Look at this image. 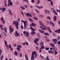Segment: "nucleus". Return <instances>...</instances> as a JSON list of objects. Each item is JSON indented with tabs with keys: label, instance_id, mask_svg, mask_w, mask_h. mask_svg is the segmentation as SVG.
<instances>
[{
	"label": "nucleus",
	"instance_id": "obj_55",
	"mask_svg": "<svg viewBox=\"0 0 60 60\" xmlns=\"http://www.w3.org/2000/svg\"><path fill=\"white\" fill-rule=\"evenodd\" d=\"M3 34H4L5 36H7V34H5V33L4 32H3Z\"/></svg>",
	"mask_w": 60,
	"mask_h": 60
},
{
	"label": "nucleus",
	"instance_id": "obj_20",
	"mask_svg": "<svg viewBox=\"0 0 60 60\" xmlns=\"http://www.w3.org/2000/svg\"><path fill=\"white\" fill-rule=\"evenodd\" d=\"M48 53L49 54H52V53H54V51H52L49 50L48 51Z\"/></svg>",
	"mask_w": 60,
	"mask_h": 60
},
{
	"label": "nucleus",
	"instance_id": "obj_18",
	"mask_svg": "<svg viewBox=\"0 0 60 60\" xmlns=\"http://www.w3.org/2000/svg\"><path fill=\"white\" fill-rule=\"evenodd\" d=\"M8 11H9V14H10L11 15H13L12 13H11V11L10 10V9H8Z\"/></svg>",
	"mask_w": 60,
	"mask_h": 60
},
{
	"label": "nucleus",
	"instance_id": "obj_19",
	"mask_svg": "<svg viewBox=\"0 0 60 60\" xmlns=\"http://www.w3.org/2000/svg\"><path fill=\"white\" fill-rule=\"evenodd\" d=\"M20 8H21V9L22 10H25V8L22 6H21L20 7Z\"/></svg>",
	"mask_w": 60,
	"mask_h": 60
},
{
	"label": "nucleus",
	"instance_id": "obj_52",
	"mask_svg": "<svg viewBox=\"0 0 60 60\" xmlns=\"http://www.w3.org/2000/svg\"><path fill=\"white\" fill-rule=\"evenodd\" d=\"M35 11H36L38 13H39V11L37 10V9H35Z\"/></svg>",
	"mask_w": 60,
	"mask_h": 60
},
{
	"label": "nucleus",
	"instance_id": "obj_3",
	"mask_svg": "<svg viewBox=\"0 0 60 60\" xmlns=\"http://www.w3.org/2000/svg\"><path fill=\"white\" fill-rule=\"evenodd\" d=\"M30 28L32 31H33L31 33V34L32 35H34V34H35V32L34 31H35L36 30L34 29L32 27H30Z\"/></svg>",
	"mask_w": 60,
	"mask_h": 60
},
{
	"label": "nucleus",
	"instance_id": "obj_35",
	"mask_svg": "<svg viewBox=\"0 0 60 60\" xmlns=\"http://www.w3.org/2000/svg\"><path fill=\"white\" fill-rule=\"evenodd\" d=\"M40 48L42 50V49H45V47L44 46H41Z\"/></svg>",
	"mask_w": 60,
	"mask_h": 60
},
{
	"label": "nucleus",
	"instance_id": "obj_13",
	"mask_svg": "<svg viewBox=\"0 0 60 60\" xmlns=\"http://www.w3.org/2000/svg\"><path fill=\"white\" fill-rule=\"evenodd\" d=\"M35 7H38V9H42L43 8V6H41V7H39L38 6H35Z\"/></svg>",
	"mask_w": 60,
	"mask_h": 60
},
{
	"label": "nucleus",
	"instance_id": "obj_29",
	"mask_svg": "<svg viewBox=\"0 0 60 60\" xmlns=\"http://www.w3.org/2000/svg\"><path fill=\"white\" fill-rule=\"evenodd\" d=\"M25 57L26 60H28V58L27 56L26 55H25Z\"/></svg>",
	"mask_w": 60,
	"mask_h": 60
},
{
	"label": "nucleus",
	"instance_id": "obj_16",
	"mask_svg": "<svg viewBox=\"0 0 60 60\" xmlns=\"http://www.w3.org/2000/svg\"><path fill=\"white\" fill-rule=\"evenodd\" d=\"M53 20L55 22L56 21V16H54L53 17Z\"/></svg>",
	"mask_w": 60,
	"mask_h": 60
},
{
	"label": "nucleus",
	"instance_id": "obj_8",
	"mask_svg": "<svg viewBox=\"0 0 60 60\" xmlns=\"http://www.w3.org/2000/svg\"><path fill=\"white\" fill-rule=\"evenodd\" d=\"M10 30L9 31L10 32H12L13 31V29L11 28V25L10 26Z\"/></svg>",
	"mask_w": 60,
	"mask_h": 60
},
{
	"label": "nucleus",
	"instance_id": "obj_53",
	"mask_svg": "<svg viewBox=\"0 0 60 60\" xmlns=\"http://www.w3.org/2000/svg\"><path fill=\"white\" fill-rule=\"evenodd\" d=\"M34 0H32L31 2L32 3H34Z\"/></svg>",
	"mask_w": 60,
	"mask_h": 60
},
{
	"label": "nucleus",
	"instance_id": "obj_4",
	"mask_svg": "<svg viewBox=\"0 0 60 60\" xmlns=\"http://www.w3.org/2000/svg\"><path fill=\"white\" fill-rule=\"evenodd\" d=\"M8 7H9L10 6H12V2L11 0H8Z\"/></svg>",
	"mask_w": 60,
	"mask_h": 60
},
{
	"label": "nucleus",
	"instance_id": "obj_63",
	"mask_svg": "<svg viewBox=\"0 0 60 60\" xmlns=\"http://www.w3.org/2000/svg\"><path fill=\"white\" fill-rule=\"evenodd\" d=\"M20 57H22V54L20 53Z\"/></svg>",
	"mask_w": 60,
	"mask_h": 60
},
{
	"label": "nucleus",
	"instance_id": "obj_31",
	"mask_svg": "<svg viewBox=\"0 0 60 60\" xmlns=\"http://www.w3.org/2000/svg\"><path fill=\"white\" fill-rule=\"evenodd\" d=\"M30 26H34V23H33L32 24L30 25Z\"/></svg>",
	"mask_w": 60,
	"mask_h": 60
},
{
	"label": "nucleus",
	"instance_id": "obj_25",
	"mask_svg": "<svg viewBox=\"0 0 60 60\" xmlns=\"http://www.w3.org/2000/svg\"><path fill=\"white\" fill-rule=\"evenodd\" d=\"M31 60H34V56H31Z\"/></svg>",
	"mask_w": 60,
	"mask_h": 60
},
{
	"label": "nucleus",
	"instance_id": "obj_2",
	"mask_svg": "<svg viewBox=\"0 0 60 60\" xmlns=\"http://www.w3.org/2000/svg\"><path fill=\"white\" fill-rule=\"evenodd\" d=\"M14 24H16V25H15V26L17 30L19 29V27L18 26H19V23H18V22L16 21H14L13 22V25H14Z\"/></svg>",
	"mask_w": 60,
	"mask_h": 60
},
{
	"label": "nucleus",
	"instance_id": "obj_50",
	"mask_svg": "<svg viewBox=\"0 0 60 60\" xmlns=\"http://www.w3.org/2000/svg\"><path fill=\"white\" fill-rule=\"evenodd\" d=\"M54 13H55V14L56 15H57V12H56V11H55V12H53Z\"/></svg>",
	"mask_w": 60,
	"mask_h": 60
},
{
	"label": "nucleus",
	"instance_id": "obj_22",
	"mask_svg": "<svg viewBox=\"0 0 60 60\" xmlns=\"http://www.w3.org/2000/svg\"><path fill=\"white\" fill-rule=\"evenodd\" d=\"M39 32L41 33H42L43 34V33H44V31L43 30H42L40 29H39Z\"/></svg>",
	"mask_w": 60,
	"mask_h": 60
},
{
	"label": "nucleus",
	"instance_id": "obj_24",
	"mask_svg": "<svg viewBox=\"0 0 60 60\" xmlns=\"http://www.w3.org/2000/svg\"><path fill=\"white\" fill-rule=\"evenodd\" d=\"M51 11H52V12H55V10H54V9L53 8H52L51 9Z\"/></svg>",
	"mask_w": 60,
	"mask_h": 60
},
{
	"label": "nucleus",
	"instance_id": "obj_33",
	"mask_svg": "<svg viewBox=\"0 0 60 60\" xmlns=\"http://www.w3.org/2000/svg\"><path fill=\"white\" fill-rule=\"evenodd\" d=\"M4 56L3 55H2L0 57V60H3V58Z\"/></svg>",
	"mask_w": 60,
	"mask_h": 60
},
{
	"label": "nucleus",
	"instance_id": "obj_38",
	"mask_svg": "<svg viewBox=\"0 0 60 60\" xmlns=\"http://www.w3.org/2000/svg\"><path fill=\"white\" fill-rule=\"evenodd\" d=\"M55 52V55H57V54H58V52L56 51H54Z\"/></svg>",
	"mask_w": 60,
	"mask_h": 60
},
{
	"label": "nucleus",
	"instance_id": "obj_58",
	"mask_svg": "<svg viewBox=\"0 0 60 60\" xmlns=\"http://www.w3.org/2000/svg\"><path fill=\"white\" fill-rule=\"evenodd\" d=\"M36 50H38V47H36Z\"/></svg>",
	"mask_w": 60,
	"mask_h": 60
},
{
	"label": "nucleus",
	"instance_id": "obj_23",
	"mask_svg": "<svg viewBox=\"0 0 60 60\" xmlns=\"http://www.w3.org/2000/svg\"><path fill=\"white\" fill-rule=\"evenodd\" d=\"M21 22H23L24 23V24H25V23L26 24L27 23V21H24L22 20H21Z\"/></svg>",
	"mask_w": 60,
	"mask_h": 60
},
{
	"label": "nucleus",
	"instance_id": "obj_6",
	"mask_svg": "<svg viewBox=\"0 0 60 60\" xmlns=\"http://www.w3.org/2000/svg\"><path fill=\"white\" fill-rule=\"evenodd\" d=\"M52 41H53L54 44H56V43L57 42V40L56 39H53L52 40Z\"/></svg>",
	"mask_w": 60,
	"mask_h": 60
},
{
	"label": "nucleus",
	"instance_id": "obj_62",
	"mask_svg": "<svg viewBox=\"0 0 60 60\" xmlns=\"http://www.w3.org/2000/svg\"><path fill=\"white\" fill-rule=\"evenodd\" d=\"M46 60H49V57L48 56H47L46 58Z\"/></svg>",
	"mask_w": 60,
	"mask_h": 60
},
{
	"label": "nucleus",
	"instance_id": "obj_37",
	"mask_svg": "<svg viewBox=\"0 0 60 60\" xmlns=\"http://www.w3.org/2000/svg\"><path fill=\"white\" fill-rule=\"evenodd\" d=\"M45 49L46 50H49V48L45 47Z\"/></svg>",
	"mask_w": 60,
	"mask_h": 60
},
{
	"label": "nucleus",
	"instance_id": "obj_45",
	"mask_svg": "<svg viewBox=\"0 0 60 60\" xmlns=\"http://www.w3.org/2000/svg\"><path fill=\"white\" fill-rule=\"evenodd\" d=\"M1 21H3L4 20V19L2 17L1 18Z\"/></svg>",
	"mask_w": 60,
	"mask_h": 60
},
{
	"label": "nucleus",
	"instance_id": "obj_47",
	"mask_svg": "<svg viewBox=\"0 0 60 60\" xmlns=\"http://www.w3.org/2000/svg\"><path fill=\"white\" fill-rule=\"evenodd\" d=\"M57 44H58V45H59V44H60V41H59L57 42Z\"/></svg>",
	"mask_w": 60,
	"mask_h": 60
},
{
	"label": "nucleus",
	"instance_id": "obj_48",
	"mask_svg": "<svg viewBox=\"0 0 60 60\" xmlns=\"http://www.w3.org/2000/svg\"><path fill=\"white\" fill-rule=\"evenodd\" d=\"M46 41H50V40L48 38H46Z\"/></svg>",
	"mask_w": 60,
	"mask_h": 60
},
{
	"label": "nucleus",
	"instance_id": "obj_32",
	"mask_svg": "<svg viewBox=\"0 0 60 60\" xmlns=\"http://www.w3.org/2000/svg\"><path fill=\"white\" fill-rule=\"evenodd\" d=\"M4 4L5 5V7H7V4H6V0H5L4 1Z\"/></svg>",
	"mask_w": 60,
	"mask_h": 60
},
{
	"label": "nucleus",
	"instance_id": "obj_51",
	"mask_svg": "<svg viewBox=\"0 0 60 60\" xmlns=\"http://www.w3.org/2000/svg\"><path fill=\"white\" fill-rule=\"evenodd\" d=\"M29 20L30 21H32V22L33 21V20H32V19L30 18H29Z\"/></svg>",
	"mask_w": 60,
	"mask_h": 60
},
{
	"label": "nucleus",
	"instance_id": "obj_17",
	"mask_svg": "<svg viewBox=\"0 0 60 60\" xmlns=\"http://www.w3.org/2000/svg\"><path fill=\"white\" fill-rule=\"evenodd\" d=\"M2 10L3 11V12H4V11H6V8H2Z\"/></svg>",
	"mask_w": 60,
	"mask_h": 60
},
{
	"label": "nucleus",
	"instance_id": "obj_15",
	"mask_svg": "<svg viewBox=\"0 0 60 60\" xmlns=\"http://www.w3.org/2000/svg\"><path fill=\"white\" fill-rule=\"evenodd\" d=\"M45 13H47V14H49V11L47 10H45Z\"/></svg>",
	"mask_w": 60,
	"mask_h": 60
},
{
	"label": "nucleus",
	"instance_id": "obj_1",
	"mask_svg": "<svg viewBox=\"0 0 60 60\" xmlns=\"http://www.w3.org/2000/svg\"><path fill=\"white\" fill-rule=\"evenodd\" d=\"M39 22L40 23V25L41 26H42L44 28H43L41 26H40V28L41 29L43 30H45L46 29H47V27L46 26L44 25H43V23H42V21H39Z\"/></svg>",
	"mask_w": 60,
	"mask_h": 60
},
{
	"label": "nucleus",
	"instance_id": "obj_46",
	"mask_svg": "<svg viewBox=\"0 0 60 60\" xmlns=\"http://www.w3.org/2000/svg\"><path fill=\"white\" fill-rule=\"evenodd\" d=\"M40 57H41L42 59H43V58H44V56H41V55H40Z\"/></svg>",
	"mask_w": 60,
	"mask_h": 60
},
{
	"label": "nucleus",
	"instance_id": "obj_5",
	"mask_svg": "<svg viewBox=\"0 0 60 60\" xmlns=\"http://www.w3.org/2000/svg\"><path fill=\"white\" fill-rule=\"evenodd\" d=\"M4 41L5 42V45H6V48L8 49H9V46L8 45H7V42H6V41L5 40Z\"/></svg>",
	"mask_w": 60,
	"mask_h": 60
},
{
	"label": "nucleus",
	"instance_id": "obj_41",
	"mask_svg": "<svg viewBox=\"0 0 60 60\" xmlns=\"http://www.w3.org/2000/svg\"><path fill=\"white\" fill-rule=\"evenodd\" d=\"M30 15V14L29 13H27V14H26L27 17H28Z\"/></svg>",
	"mask_w": 60,
	"mask_h": 60
},
{
	"label": "nucleus",
	"instance_id": "obj_21",
	"mask_svg": "<svg viewBox=\"0 0 60 60\" xmlns=\"http://www.w3.org/2000/svg\"><path fill=\"white\" fill-rule=\"evenodd\" d=\"M35 52H35V51L33 52L32 53L31 56H34V55H35Z\"/></svg>",
	"mask_w": 60,
	"mask_h": 60
},
{
	"label": "nucleus",
	"instance_id": "obj_64",
	"mask_svg": "<svg viewBox=\"0 0 60 60\" xmlns=\"http://www.w3.org/2000/svg\"><path fill=\"white\" fill-rule=\"evenodd\" d=\"M23 34H26V31H24L23 32Z\"/></svg>",
	"mask_w": 60,
	"mask_h": 60
},
{
	"label": "nucleus",
	"instance_id": "obj_7",
	"mask_svg": "<svg viewBox=\"0 0 60 60\" xmlns=\"http://www.w3.org/2000/svg\"><path fill=\"white\" fill-rule=\"evenodd\" d=\"M15 36H16V37H18V36H19V35H20L19 34H18V32H17V31H15Z\"/></svg>",
	"mask_w": 60,
	"mask_h": 60
},
{
	"label": "nucleus",
	"instance_id": "obj_42",
	"mask_svg": "<svg viewBox=\"0 0 60 60\" xmlns=\"http://www.w3.org/2000/svg\"><path fill=\"white\" fill-rule=\"evenodd\" d=\"M40 3V0H38L37 2V4H39Z\"/></svg>",
	"mask_w": 60,
	"mask_h": 60
},
{
	"label": "nucleus",
	"instance_id": "obj_14",
	"mask_svg": "<svg viewBox=\"0 0 60 60\" xmlns=\"http://www.w3.org/2000/svg\"><path fill=\"white\" fill-rule=\"evenodd\" d=\"M47 29L49 31V32L50 33H52V31L51 30H50V29L49 27H48L47 28Z\"/></svg>",
	"mask_w": 60,
	"mask_h": 60
},
{
	"label": "nucleus",
	"instance_id": "obj_34",
	"mask_svg": "<svg viewBox=\"0 0 60 60\" xmlns=\"http://www.w3.org/2000/svg\"><path fill=\"white\" fill-rule=\"evenodd\" d=\"M4 30L7 33V28L5 27H4Z\"/></svg>",
	"mask_w": 60,
	"mask_h": 60
},
{
	"label": "nucleus",
	"instance_id": "obj_36",
	"mask_svg": "<svg viewBox=\"0 0 60 60\" xmlns=\"http://www.w3.org/2000/svg\"><path fill=\"white\" fill-rule=\"evenodd\" d=\"M17 47L19 48H22V46H21V45H19L17 46Z\"/></svg>",
	"mask_w": 60,
	"mask_h": 60
},
{
	"label": "nucleus",
	"instance_id": "obj_39",
	"mask_svg": "<svg viewBox=\"0 0 60 60\" xmlns=\"http://www.w3.org/2000/svg\"><path fill=\"white\" fill-rule=\"evenodd\" d=\"M50 2L52 6H53V1H51Z\"/></svg>",
	"mask_w": 60,
	"mask_h": 60
},
{
	"label": "nucleus",
	"instance_id": "obj_10",
	"mask_svg": "<svg viewBox=\"0 0 60 60\" xmlns=\"http://www.w3.org/2000/svg\"><path fill=\"white\" fill-rule=\"evenodd\" d=\"M39 40V39L38 38H36L35 39L34 41V42H38Z\"/></svg>",
	"mask_w": 60,
	"mask_h": 60
},
{
	"label": "nucleus",
	"instance_id": "obj_12",
	"mask_svg": "<svg viewBox=\"0 0 60 60\" xmlns=\"http://www.w3.org/2000/svg\"><path fill=\"white\" fill-rule=\"evenodd\" d=\"M50 46H51L53 48H54L55 47V45L53 44L52 43H50Z\"/></svg>",
	"mask_w": 60,
	"mask_h": 60
},
{
	"label": "nucleus",
	"instance_id": "obj_43",
	"mask_svg": "<svg viewBox=\"0 0 60 60\" xmlns=\"http://www.w3.org/2000/svg\"><path fill=\"white\" fill-rule=\"evenodd\" d=\"M47 19H51V18H50V17H49V16H48L47 17Z\"/></svg>",
	"mask_w": 60,
	"mask_h": 60
},
{
	"label": "nucleus",
	"instance_id": "obj_61",
	"mask_svg": "<svg viewBox=\"0 0 60 60\" xmlns=\"http://www.w3.org/2000/svg\"><path fill=\"white\" fill-rule=\"evenodd\" d=\"M52 22L51 21H50V24L51 25V24H52Z\"/></svg>",
	"mask_w": 60,
	"mask_h": 60
},
{
	"label": "nucleus",
	"instance_id": "obj_9",
	"mask_svg": "<svg viewBox=\"0 0 60 60\" xmlns=\"http://www.w3.org/2000/svg\"><path fill=\"white\" fill-rule=\"evenodd\" d=\"M54 32L55 33H58L59 34H60V29H59L58 30H55L54 31Z\"/></svg>",
	"mask_w": 60,
	"mask_h": 60
},
{
	"label": "nucleus",
	"instance_id": "obj_44",
	"mask_svg": "<svg viewBox=\"0 0 60 60\" xmlns=\"http://www.w3.org/2000/svg\"><path fill=\"white\" fill-rule=\"evenodd\" d=\"M34 19H35V20H38V19L36 17H34Z\"/></svg>",
	"mask_w": 60,
	"mask_h": 60
},
{
	"label": "nucleus",
	"instance_id": "obj_11",
	"mask_svg": "<svg viewBox=\"0 0 60 60\" xmlns=\"http://www.w3.org/2000/svg\"><path fill=\"white\" fill-rule=\"evenodd\" d=\"M40 45L41 46H43V47H44V43L43 42H41L40 43Z\"/></svg>",
	"mask_w": 60,
	"mask_h": 60
},
{
	"label": "nucleus",
	"instance_id": "obj_56",
	"mask_svg": "<svg viewBox=\"0 0 60 60\" xmlns=\"http://www.w3.org/2000/svg\"><path fill=\"white\" fill-rule=\"evenodd\" d=\"M53 49L54 50H55V51H56V50H57V49L56 48H54Z\"/></svg>",
	"mask_w": 60,
	"mask_h": 60
},
{
	"label": "nucleus",
	"instance_id": "obj_57",
	"mask_svg": "<svg viewBox=\"0 0 60 60\" xmlns=\"http://www.w3.org/2000/svg\"><path fill=\"white\" fill-rule=\"evenodd\" d=\"M36 52H35V57H37V54H36Z\"/></svg>",
	"mask_w": 60,
	"mask_h": 60
},
{
	"label": "nucleus",
	"instance_id": "obj_54",
	"mask_svg": "<svg viewBox=\"0 0 60 60\" xmlns=\"http://www.w3.org/2000/svg\"><path fill=\"white\" fill-rule=\"evenodd\" d=\"M17 50H18V51H20V49H19V47H17Z\"/></svg>",
	"mask_w": 60,
	"mask_h": 60
},
{
	"label": "nucleus",
	"instance_id": "obj_27",
	"mask_svg": "<svg viewBox=\"0 0 60 60\" xmlns=\"http://www.w3.org/2000/svg\"><path fill=\"white\" fill-rule=\"evenodd\" d=\"M44 34L45 35H47V36L50 35V34L48 33H44Z\"/></svg>",
	"mask_w": 60,
	"mask_h": 60
},
{
	"label": "nucleus",
	"instance_id": "obj_28",
	"mask_svg": "<svg viewBox=\"0 0 60 60\" xmlns=\"http://www.w3.org/2000/svg\"><path fill=\"white\" fill-rule=\"evenodd\" d=\"M24 29H26V23H24Z\"/></svg>",
	"mask_w": 60,
	"mask_h": 60
},
{
	"label": "nucleus",
	"instance_id": "obj_40",
	"mask_svg": "<svg viewBox=\"0 0 60 60\" xmlns=\"http://www.w3.org/2000/svg\"><path fill=\"white\" fill-rule=\"evenodd\" d=\"M60 36H59L58 37L57 40L58 41H59V40H60Z\"/></svg>",
	"mask_w": 60,
	"mask_h": 60
},
{
	"label": "nucleus",
	"instance_id": "obj_59",
	"mask_svg": "<svg viewBox=\"0 0 60 60\" xmlns=\"http://www.w3.org/2000/svg\"><path fill=\"white\" fill-rule=\"evenodd\" d=\"M52 26H55V25L54 23H52Z\"/></svg>",
	"mask_w": 60,
	"mask_h": 60
},
{
	"label": "nucleus",
	"instance_id": "obj_30",
	"mask_svg": "<svg viewBox=\"0 0 60 60\" xmlns=\"http://www.w3.org/2000/svg\"><path fill=\"white\" fill-rule=\"evenodd\" d=\"M26 37H28L29 35V33L28 32H26Z\"/></svg>",
	"mask_w": 60,
	"mask_h": 60
},
{
	"label": "nucleus",
	"instance_id": "obj_60",
	"mask_svg": "<svg viewBox=\"0 0 60 60\" xmlns=\"http://www.w3.org/2000/svg\"><path fill=\"white\" fill-rule=\"evenodd\" d=\"M9 48H11V45H9Z\"/></svg>",
	"mask_w": 60,
	"mask_h": 60
},
{
	"label": "nucleus",
	"instance_id": "obj_49",
	"mask_svg": "<svg viewBox=\"0 0 60 60\" xmlns=\"http://www.w3.org/2000/svg\"><path fill=\"white\" fill-rule=\"evenodd\" d=\"M42 49H41V48L40 49V50H39V52L41 53L42 52Z\"/></svg>",
	"mask_w": 60,
	"mask_h": 60
},
{
	"label": "nucleus",
	"instance_id": "obj_26",
	"mask_svg": "<svg viewBox=\"0 0 60 60\" xmlns=\"http://www.w3.org/2000/svg\"><path fill=\"white\" fill-rule=\"evenodd\" d=\"M14 54L15 56H18V53L16 51H15L14 52Z\"/></svg>",
	"mask_w": 60,
	"mask_h": 60
}]
</instances>
